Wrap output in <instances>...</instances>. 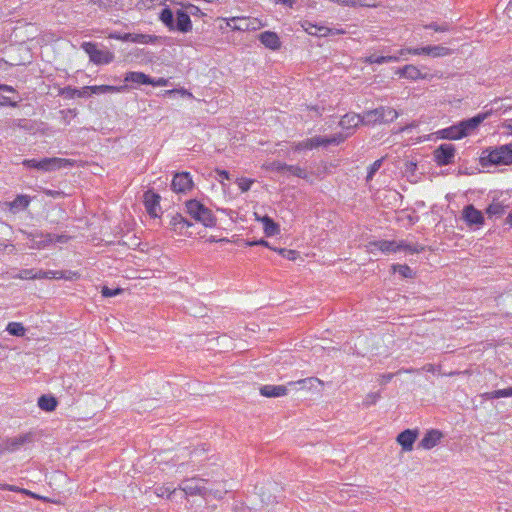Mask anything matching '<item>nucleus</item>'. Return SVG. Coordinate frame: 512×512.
<instances>
[{
    "mask_svg": "<svg viewBox=\"0 0 512 512\" xmlns=\"http://www.w3.org/2000/svg\"><path fill=\"white\" fill-rule=\"evenodd\" d=\"M159 19L170 31H178L185 34L192 30L191 19L183 8L177 9L174 12L166 7L161 10Z\"/></svg>",
    "mask_w": 512,
    "mask_h": 512,
    "instance_id": "1",
    "label": "nucleus"
},
{
    "mask_svg": "<svg viewBox=\"0 0 512 512\" xmlns=\"http://www.w3.org/2000/svg\"><path fill=\"white\" fill-rule=\"evenodd\" d=\"M367 247L371 253H374L375 250H379L384 254L396 253L398 251H405L414 254L420 253L424 250L423 246L418 244H408L403 240L399 242L388 240L372 241L368 243Z\"/></svg>",
    "mask_w": 512,
    "mask_h": 512,
    "instance_id": "2",
    "label": "nucleus"
},
{
    "mask_svg": "<svg viewBox=\"0 0 512 512\" xmlns=\"http://www.w3.org/2000/svg\"><path fill=\"white\" fill-rule=\"evenodd\" d=\"M482 166L511 165L512 145H503L493 150H485L480 157Z\"/></svg>",
    "mask_w": 512,
    "mask_h": 512,
    "instance_id": "3",
    "label": "nucleus"
},
{
    "mask_svg": "<svg viewBox=\"0 0 512 512\" xmlns=\"http://www.w3.org/2000/svg\"><path fill=\"white\" fill-rule=\"evenodd\" d=\"M186 212L196 221L205 227L216 225V218L212 211L196 199L186 201Z\"/></svg>",
    "mask_w": 512,
    "mask_h": 512,
    "instance_id": "4",
    "label": "nucleus"
},
{
    "mask_svg": "<svg viewBox=\"0 0 512 512\" xmlns=\"http://www.w3.org/2000/svg\"><path fill=\"white\" fill-rule=\"evenodd\" d=\"M344 137L341 133L335 134L331 137L315 136L293 144L295 151L311 150L320 146L338 145L344 141Z\"/></svg>",
    "mask_w": 512,
    "mask_h": 512,
    "instance_id": "5",
    "label": "nucleus"
},
{
    "mask_svg": "<svg viewBox=\"0 0 512 512\" xmlns=\"http://www.w3.org/2000/svg\"><path fill=\"white\" fill-rule=\"evenodd\" d=\"M398 117V112L391 107H378L363 113L364 124L391 123Z\"/></svg>",
    "mask_w": 512,
    "mask_h": 512,
    "instance_id": "6",
    "label": "nucleus"
},
{
    "mask_svg": "<svg viewBox=\"0 0 512 512\" xmlns=\"http://www.w3.org/2000/svg\"><path fill=\"white\" fill-rule=\"evenodd\" d=\"M208 480L192 477L188 479H184L179 485V489H181L188 496H201L203 498H207L210 496L212 490L208 489L205 484Z\"/></svg>",
    "mask_w": 512,
    "mask_h": 512,
    "instance_id": "7",
    "label": "nucleus"
},
{
    "mask_svg": "<svg viewBox=\"0 0 512 512\" xmlns=\"http://www.w3.org/2000/svg\"><path fill=\"white\" fill-rule=\"evenodd\" d=\"M81 48L89 55L90 61L97 65L109 64L114 60V54L109 50H101L91 42H83Z\"/></svg>",
    "mask_w": 512,
    "mask_h": 512,
    "instance_id": "8",
    "label": "nucleus"
},
{
    "mask_svg": "<svg viewBox=\"0 0 512 512\" xmlns=\"http://www.w3.org/2000/svg\"><path fill=\"white\" fill-rule=\"evenodd\" d=\"M456 154V148L453 144L444 143L438 146L434 152L433 157L439 166H446L453 163Z\"/></svg>",
    "mask_w": 512,
    "mask_h": 512,
    "instance_id": "9",
    "label": "nucleus"
},
{
    "mask_svg": "<svg viewBox=\"0 0 512 512\" xmlns=\"http://www.w3.org/2000/svg\"><path fill=\"white\" fill-rule=\"evenodd\" d=\"M31 441V433H26L12 438H8L1 443L0 454L4 452H15L19 450L22 446H24L26 443H30Z\"/></svg>",
    "mask_w": 512,
    "mask_h": 512,
    "instance_id": "10",
    "label": "nucleus"
},
{
    "mask_svg": "<svg viewBox=\"0 0 512 512\" xmlns=\"http://www.w3.org/2000/svg\"><path fill=\"white\" fill-rule=\"evenodd\" d=\"M193 181L188 172L176 173L172 179L171 188L176 193H185L191 190Z\"/></svg>",
    "mask_w": 512,
    "mask_h": 512,
    "instance_id": "11",
    "label": "nucleus"
},
{
    "mask_svg": "<svg viewBox=\"0 0 512 512\" xmlns=\"http://www.w3.org/2000/svg\"><path fill=\"white\" fill-rule=\"evenodd\" d=\"M488 115H489L488 112L479 113L472 118L460 121L458 124H459V128L461 130V133H464L463 137L468 136L474 130H476L478 128V126L488 117Z\"/></svg>",
    "mask_w": 512,
    "mask_h": 512,
    "instance_id": "12",
    "label": "nucleus"
},
{
    "mask_svg": "<svg viewBox=\"0 0 512 512\" xmlns=\"http://www.w3.org/2000/svg\"><path fill=\"white\" fill-rule=\"evenodd\" d=\"M160 199H161L160 195L151 190H148L145 192L144 204H145L147 213L151 217L155 218V217L159 216V212L161 211Z\"/></svg>",
    "mask_w": 512,
    "mask_h": 512,
    "instance_id": "13",
    "label": "nucleus"
},
{
    "mask_svg": "<svg viewBox=\"0 0 512 512\" xmlns=\"http://www.w3.org/2000/svg\"><path fill=\"white\" fill-rule=\"evenodd\" d=\"M463 219L469 226H480L484 223V216L481 211L477 210L473 205H467L463 209Z\"/></svg>",
    "mask_w": 512,
    "mask_h": 512,
    "instance_id": "14",
    "label": "nucleus"
},
{
    "mask_svg": "<svg viewBox=\"0 0 512 512\" xmlns=\"http://www.w3.org/2000/svg\"><path fill=\"white\" fill-rule=\"evenodd\" d=\"M418 437L417 430L406 429L398 434L396 440L401 445L403 451H411L413 444Z\"/></svg>",
    "mask_w": 512,
    "mask_h": 512,
    "instance_id": "15",
    "label": "nucleus"
},
{
    "mask_svg": "<svg viewBox=\"0 0 512 512\" xmlns=\"http://www.w3.org/2000/svg\"><path fill=\"white\" fill-rule=\"evenodd\" d=\"M70 165L68 159L63 158H43L40 160L39 170L41 171H54Z\"/></svg>",
    "mask_w": 512,
    "mask_h": 512,
    "instance_id": "16",
    "label": "nucleus"
},
{
    "mask_svg": "<svg viewBox=\"0 0 512 512\" xmlns=\"http://www.w3.org/2000/svg\"><path fill=\"white\" fill-rule=\"evenodd\" d=\"M255 21L251 20L250 18L246 17H232L227 22V25L231 27L233 30H239V31H248V30H254L255 27Z\"/></svg>",
    "mask_w": 512,
    "mask_h": 512,
    "instance_id": "17",
    "label": "nucleus"
},
{
    "mask_svg": "<svg viewBox=\"0 0 512 512\" xmlns=\"http://www.w3.org/2000/svg\"><path fill=\"white\" fill-rule=\"evenodd\" d=\"M123 38L125 42L141 43V44H154L158 41L155 35H148L142 33H124Z\"/></svg>",
    "mask_w": 512,
    "mask_h": 512,
    "instance_id": "18",
    "label": "nucleus"
},
{
    "mask_svg": "<svg viewBox=\"0 0 512 512\" xmlns=\"http://www.w3.org/2000/svg\"><path fill=\"white\" fill-rule=\"evenodd\" d=\"M260 42L267 48L277 50L281 46L280 39L275 32L265 31L259 36Z\"/></svg>",
    "mask_w": 512,
    "mask_h": 512,
    "instance_id": "19",
    "label": "nucleus"
},
{
    "mask_svg": "<svg viewBox=\"0 0 512 512\" xmlns=\"http://www.w3.org/2000/svg\"><path fill=\"white\" fill-rule=\"evenodd\" d=\"M442 438V433L438 430H430L428 431L423 439L419 443V447L423 449H432L435 447L440 439Z\"/></svg>",
    "mask_w": 512,
    "mask_h": 512,
    "instance_id": "20",
    "label": "nucleus"
},
{
    "mask_svg": "<svg viewBox=\"0 0 512 512\" xmlns=\"http://www.w3.org/2000/svg\"><path fill=\"white\" fill-rule=\"evenodd\" d=\"M287 391L284 385H264L260 388V394L267 398L285 396Z\"/></svg>",
    "mask_w": 512,
    "mask_h": 512,
    "instance_id": "21",
    "label": "nucleus"
},
{
    "mask_svg": "<svg viewBox=\"0 0 512 512\" xmlns=\"http://www.w3.org/2000/svg\"><path fill=\"white\" fill-rule=\"evenodd\" d=\"M438 134L443 139L458 140L463 138V134L459 128V124H454L448 128L438 131Z\"/></svg>",
    "mask_w": 512,
    "mask_h": 512,
    "instance_id": "22",
    "label": "nucleus"
},
{
    "mask_svg": "<svg viewBox=\"0 0 512 512\" xmlns=\"http://www.w3.org/2000/svg\"><path fill=\"white\" fill-rule=\"evenodd\" d=\"M31 202V198L28 195H17L16 198L9 203L10 210L13 213L25 210Z\"/></svg>",
    "mask_w": 512,
    "mask_h": 512,
    "instance_id": "23",
    "label": "nucleus"
},
{
    "mask_svg": "<svg viewBox=\"0 0 512 512\" xmlns=\"http://www.w3.org/2000/svg\"><path fill=\"white\" fill-rule=\"evenodd\" d=\"M398 74L404 78L417 80L425 78L421 71L414 65H405L403 68L398 70Z\"/></svg>",
    "mask_w": 512,
    "mask_h": 512,
    "instance_id": "24",
    "label": "nucleus"
},
{
    "mask_svg": "<svg viewBox=\"0 0 512 512\" xmlns=\"http://www.w3.org/2000/svg\"><path fill=\"white\" fill-rule=\"evenodd\" d=\"M170 226L172 229L178 233H182L185 228L192 226V223L189 222L185 217L181 214L177 213L172 216L170 220Z\"/></svg>",
    "mask_w": 512,
    "mask_h": 512,
    "instance_id": "25",
    "label": "nucleus"
},
{
    "mask_svg": "<svg viewBox=\"0 0 512 512\" xmlns=\"http://www.w3.org/2000/svg\"><path fill=\"white\" fill-rule=\"evenodd\" d=\"M124 81L148 85V83H151V77L143 72H128L125 74Z\"/></svg>",
    "mask_w": 512,
    "mask_h": 512,
    "instance_id": "26",
    "label": "nucleus"
},
{
    "mask_svg": "<svg viewBox=\"0 0 512 512\" xmlns=\"http://www.w3.org/2000/svg\"><path fill=\"white\" fill-rule=\"evenodd\" d=\"M361 122L363 123V115L360 116L356 114H346L341 118L339 125L343 129H349L357 127Z\"/></svg>",
    "mask_w": 512,
    "mask_h": 512,
    "instance_id": "27",
    "label": "nucleus"
},
{
    "mask_svg": "<svg viewBox=\"0 0 512 512\" xmlns=\"http://www.w3.org/2000/svg\"><path fill=\"white\" fill-rule=\"evenodd\" d=\"M261 221L263 223L264 233L266 236L270 237L279 234L280 227L272 218L266 215L261 219Z\"/></svg>",
    "mask_w": 512,
    "mask_h": 512,
    "instance_id": "28",
    "label": "nucleus"
},
{
    "mask_svg": "<svg viewBox=\"0 0 512 512\" xmlns=\"http://www.w3.org/2000/svg\"><path fill=\"white\" fill-rule=\"evenodd\" d=\"M38 406L44 411H53L57 406V400L53 396L42 395L38 399Z\"/></svg>",
    "mask_w": 512,
    "mask_h": 512,
    "instance_id": "29",
    "label": "nucleus"
},
{
    "mask_svg": "<svg viewBox=\"0 0 512 512\" xmlns=\"http://www.w3.org/2000/svg\"><path fill=\"white\" fill-rule=\"evenodd\" d=\"M126 88H127L126 85H124V86H111V85L91 86V93L92 94H103V93H109V92H121V91H124Z\"/></svg>",
    "mask_w": 512,
    "mask_h": 512,
    "instance_id": "30",
    "label": "nucleus"
},
{
    "mask_svg": "<svg viewBox=\"0 0 512 512\" xmlns=\"http://www.w3.org/2000/svg\"><path fill=\"white\" fill-rule=\"evenodd\" d=\"M91 3L104 10L120 8L123 6V0H91Z\"/></svg>",
    "mask_w": 512,
    "mask_h": 512,
    "instance_id": "31",
    "label": "nucleus"
},
{
    "mask_svg": "<svg viewBox=\"0 0 512 512\" xmlns=\"http://www.w3.org/2000/svg\"><path fill=\"white\" fill-rule=\"evenodd\" d=\"M482 397L487 400L498 399L502 397H512V387L486 392L482 395Z\"/></svg>",
    "mask_w": 512,
    "mask_h": 512,
    "instance_id": "32",
    "label": "nucleus"
},
{
    "mask_svg": "<svg viewBox=\"0 0 512 512\" xmlns=\"http://www.w3.org/2000/svg\"><path fill=\"white\" fill-rule=\"evenodd\" d=\"M312 28H315V32H310V34L316 35L319 37H324V36H328V35H338V34L344 33V31H342V30L331 29V28H327V27H318L315 25H313Z\"/></svg>",
    "mask_w": 512,
    "mask_h": 512,
    "instance_id": "33",
    "label": "nucleus"
},
{
    "mask_svg": "<svg viewBox=\"0 0 512 512\" xmlns=\"http://www.w3.org/2000/svg\"><path fill=\"white\" fill-rule=\"evenodd\" d=\"M505 212V206L500 202H492L486 209L489 217L501 216Z\"/></svg>",
    "mask_w": 512,
    "mask_h": 512,
    "instance_id": "34",
    "label": "nucleus"
},
{
    "mask_svg": "<svg viewBox=\"0 0 512 512\" xmlns=\"http://www.w3.org/2000/svg\"><path fill=\"white\" fill-rule=\"evenodd\" d=\"M6 331L13 336H24L25 334V328L24 326L19 322H10L7 327Z\"/></svg>",
    "mask_w": 512,
    "mask_h": 512,
    "instance_id": "35",
    "label": "nucleus"
},
{
    "mask_svg": "<svg viewBox=\"0 0 512 512\" xmlns=\"http://www.w3.org/2000/svg\"><path fill=\"white\" fill-rule=\"evenodd\" d=\"M416 372L415 369L413 368H408V369H405V368H402L400 370H398L396 373H387V374H382L378 380L379 384L380 385H385L387 384L388 382H390L393 377L397 374H401V373H414Z\"/></svg>",
    "mask_w": 512,
    "mask_h": 512,
    "instance_id": "36",
    "label": "nucleus"
},
{
    "mask_svg": "<svg viewBox=\"0 0 512 512\" xmlns=\"http://www.w3.org/2000/svg\"><path fill=\"white\" fill-rule=\"evenodd\" d=\"M430 52L432 57H444L450 55L452 50L442 45H433L431 46Z\"/></svg>",
    "mask_w": 512,
    "mask_h": 512,
    "instance_id": "37",
    "label": "nucleus"
},
{
    "mask_svg": "<svg viewBox=\"0 0 512 512\" xmlns=\"http://www.w3.org/2000/svg\"><path fill=\"white\" fill-rule=\"evenodd\" d=\"M431 46L432 45L421 47V48L401 49L399 51V55H404L406 53H411V54H414V55L425 54V55L431 56V52H430Z\"/></svg>",
    "mask_w": 512,
    "mask_h": 512,
    "instance_id": "38",
    "label": "nucleus"
},
{
    "mask_svg": "<svg viewBox=\"0 0 512 512\" xmlns=\"http://www.w3.org/2000/svg\"><path fill=\"white\" fill-rule=\"evenodd\" d=\"M43 237L45 239L42 240L41 243H43L44 246L46 244H49V243H52V242L65 243L68 240V237L66 235H54V234H51V233H47Z\"/></svg>",
    "mask_w": 512,
    "mask_h": 512,
    "instance_id": "39",
    "label": "nucleus"
},
{
    "mask_svg": "<svg viewBox=\"0 0 512 512\" xmlns=\"http://www.w3.org/2000/svg\"><path fill=\"white\" fill-rule=\"evenodd\" d=\"M181 7L184 9L186 13H188V16H204V13L201 11V9L194 4L191 3H180Z\"/></svg>",
    "mask_w": 512,
    "mask_h": 512,
    "instance_id": "40",
    "label": "nucleus"
},
{
    "mask_svg": "<svg viewBox=\"0 0 512 512\" xmlns=\"http://www.w3.org/2000/svg\"><path fill=\"white\" fill-rule=\"evenodd\" d=\"M0 489L1 490L13 491V492H22V493H25L26 495H29L30 497H32L34 499H40V496H38L37 494H35V493L31 492V491H28L26 489L18 488V487L13 486V485L0 484Z\"/></svg>",
    "mask_w": 512,
    "mask_h": 512,
    "instance_id": "41",
    "label": "nucleus"
},
{
    "mask_svg": "<svg viewBox=\"0 0 512 512\" xmlns=\"http://www.w3.org/2000/svg\"><path fill=\"white\" fill-rule=\"evenodd\" d=\"M288 172L298 178L308 179V172L306 171V169L301 168L299 166L289 165Z\"/></svg>",
    "mask_w": 512,
    "mask_h": 512,
    "instance_id": "42",
    "label": "nucleus"
},
{
    "mask_svg": "<svg viewBox=\"0 0 512 512\" xmlns=\"http://www.w3.org/2000/svg\"><path fill=\"white\" fill-rule=\"evenodd\" d=\"M381 398V395L379 392H371L368 393L362 403V405L366 408L376 404V402Z\"/></svg>",
    "mask_w": 512,
    "mask_h": 512,
    "instance_id": "43",
    "label": "nucleus"
},
{
    "mask_svg": "<svg viewBox=\"0 0 512 512\" xmlns=\"http://www.w3.org/2000/svg\"><path fill=\"white\" fill-rule=\"evenodd\" d=\"M36 276L34 269H22L19 273L12 275L11 278L14 279H34Z\"/></svg>",
    "mask_w": 512,
    "mask_h": 512,
    "instance_id": "44",
    "label": "nucleus"
},
{
    "mask_svg": "<svg viewBox=\"0 0 512 512\" xmlns=\"http://www.w3.org/2000/svg\"><path fill=\"white\" fill-rule=\"evenodd\" d=\"M383 158L381 159H378L376 160L373 164H371L368 168V173H367V177H366V180L367 181H370L372 180L374 174L381 168L382 166V163H383Z\"/></svg>",
    "mask_w": 512,
    "mask_h": 512,
    "instance_id": "45",
    "label": "nucleus"
},
{
    "mask_svg": "<svg viewBox=\"0 0 512 512\" xmlns=\"http://www.w3.org/2000/svg\"><path fill=\"white\" fill-rule=\"evenodd\" d=\"M399 53L397 55H387V56H377L374 59L376 64H384V63H391V62H397L400 59Z\"/></svg>",
    "mask_w": 512,
    "mask_h": 512,
    "instance_id": "46",
    "label": "nucleus"
},
{
    "mask_svg": "<svg viewBox=\"0 0 512 512\" xmlns=\"http://www.w3.org/2000/svg\"><path fill=\"white\" fill-rule=\"evenodd\" d=\"M393 269L405 278H411L413 275V271L408 265L397 264L393 266Z\"/></svg>",
    "mask_w": 512,
    "mask_h": 512,
    "instance_id": "47",
    "label": "nucleus"
},
{
    "mask_svg": "<svg viewBox=\"0 0 512 512\" xmlns=\"http://www.w3.org/2000/svg\"><path fill=\"white\" fill-rule=\"evenodd\" d=\"M274 250L277 251L284 258H287L289 260H295L296 256L298 255V253L295 250H291V249L280 248V249H274Z\"/></svg>",
    "mask_w": 512,
    "mask_h": 512,
    "instance_id": "48",
    "label": "nucleus"
},
{
    "mask_svg": "<svg viewBox=\"0 0 512 512\" xmlns=\"http://www.w3.org/2000/svg\"><path fill=\"white\" fill-rule=\"evenodd\" d=\"M123 292L121 288L110 289L107 286L102 287L101 294L103 297H113Z\"/></svg>",
    "mask_w": 512,
    "mask_h": 512,
    "instance_id": "49",
    "label": "nucleus"
},
{
    "mask_svg": "<svg viewBox=\"0 0 512 512\" xmlns=\"http://www.w3.org/2000/svg\"><path fill=\"white\" fill-rule=\"evenodd\" d=\"M78 89L72 88L70 86L64 87L61 89L60 94L66 98L72 99L74 97H77Z\"/></svg>",
    "mask_w": 512,
    "mask_h": 512,
    "instance_id": "50",
    "label": "nucleus"
},
{
    "mask_svg": "<svg viewBox=\"0 0 512 512\" xmlns=\"http://www.w3.org/2000/svg\"><path fill=\"white\" fill-rule=\"evenodd\" d=\"M237 183L242 192H247L250 189L253 180L248 178H240L237 180Z\"/></svg>",
    "mask_w": 512,
    "mask_h": 512,
    "instance_id": "51",
    "label": "nucleus"
},
{
    "mask_svg": "<svg viewBox=\"0 0 512 512\" xmlns=\"http://www.w3.org/2000/svg\"><path fill=\"white\" fill-rule=\"evenodd\" d=\"M425 28L432 29L436 32H446L449 30V25L448 24L438 25L437 23L433 22V23L426 25Z\"/></svg>",
    "mask_w": 512,
    "mask_h": 512,
    "instance_id": "52",
    "label": "nucleus"
},
{
    "mask_svg": "<svg viewBox=\"0 0 512 512\" xmlns=\"http://www.w3.org/2000/svg\"><path fill=\"white\" fill-rule=\"evenodd\" d=\"M289 165L280 161H274L271 164V168L277 172L288 171Z\"/></svg>",
    "mask_w": 512,
    "mask_h": 512,
    "instance_id": "53",
    "label": "nucleus"
},
{
    "mask_svg": "<svg viewBox=\"0 0 512 512\" xmlns=\"http://www.w3.org/2000/svg\"><path fill=\"white\" fill-rule=\"evenodd\" d=\"M36 276L34 277V279H42V278H55L56 276V272L54 271H38L36 272Z\"/></svg>",
    "mask_w": 512,
    "mask_h": 512,
    "instance_id": "54",
    "label": "nucleus"
},
{
    "mask_svg": "<svg viewBox=\"0 0 512 512\" xmlns=\"http://www.w3.org/2000/svg\"><path fill=\"white\" fill-rule=\"evenodd\" d=\"M22 164L28 168H33V169L39 170L40 160L25 159Z\"/></svg>",
    "mask_w": 512,
    "mask_h": 512,
    "instance_id": "55",
    "label": "nucleus"
},
{
    "mask_svg": "<svg viewBox=\"0 0 512 512\" xmlns=\"http://www.w3.org/2000/svg\"><path fill=\"white\" fill-rule=\"evenodd\" d=\"M43 193L52 198H59L64 196V192L58 190L44 189Z\"/></svg>",
    "mask_w": 512,
    "mask_h": 512,
    "instance_id": "56",
    "label": "nucleus"
},
{
    "mask_svg": "<svg viewBox=\"0 0 512 512\" xmlns=\"http://www.w3.org/2000/svg\"><path fill=\"white\" fill-rule=\"evenodd\" d=\"M501 128L509 135H512V118L506 119L501 123Z\"/></svg>",
    "mask_w": 512,
    "mask_h": 512,
    "instance_id": "57",
    "label": "nucleus"
},
{
    "mask_svg": "<svg viewBox=\"0 0 512 512\" xmlns=\"http://www.w3.org/2000/svg\"><path fill=\"white\" fill-rule=\"evenodd\" d=\"M246 245H248V246H256V245H259V246H264V247H268V248H270V249H273V248L269 245V243H268L266 240H264V239H260V240H257V241H247V242H246Z\"/></svg>",
    "mask_w": 512,
    "mask_h": 512,
    "instance_id": "58",
    "label": "nucleus"
},
{
    "mask_svg": "<svg viewBox=\"0 0 512 512\" xmlns=\"http://www.w3.org/2000/svg\"><path fill=\"white\" fill-rule=\"evenodd\" d=\"M167 83H168V80L165 78H158V79L151 78V83H148V85L162 87V86H166Z\"/></svg>",
    "mask_w": 512,
    "mask_h": 512,
    "instance_id": "59",
    "label": "nucleus"
},
{
    "mask_svg": "<svg viewBox=\"0 0 512 512\" xmlns=\"http://www.w3.org/2000/svg\"><path fill=\"white\" fill-rule=\"evenodd\" d=\"M91 94V86H86L82 89H78L77 97H88Z\"/></svg>",
    "mask_w": 512,
    "mask_h": 512,
    "instance_id": "60",
    "label": "nucleus"
},
{
    "mask_svg": "<svg viewBox=\"0 0 512 512\" xmlns=\"http://www.w3.org/2000/svg\"><path fill=\"white\" fill-rule=\"evenodd\" d=\"M333 1L338 4L344 5V6H349V7L357 6V2H355V0H333Z\"/></svg>",
    "mask_w": 512,
    "mask_h": 512,
    "instance_id": "61",
    "label": "nucleus"
},
{
    "mask_svg": "<svg viewBox=\"0 0 512 512\" xmlns=\"http://www.w3.org/2000/svg\"><path fill=\"white\" fill-rule=\"evenodd\" d=\"M215 172L220 177V180H219L220 182L222 181V179H229L228 171L222 170V169H216Z\"/></svg>",
    "mask_w": 512,
    "mask_h": 512,
    "instance_id": "62",
    "label": "nucleus"
},
{
    "mask_svg": "<svg viewBox=\"0 0 512 512\" xmlns=\"http://www.w3.org/2000/svg\"><path fill=\"white\" fill-rule=\"evenodd\" d=\"M0 105H10L15 107L16 102H12L8 97L6 96H0Z\"/></svg>",
    "mask_w": 512,
    "mask_h": 512,
    "instance_id": "63",
    "label": "nucleus"
},
{
    "mask_svg": "<svg viewBox=\"0 0 512 512\" xmlns=\"http://www.w3.org/2000/svg\"><path fill=\"white\" fill-rule=\"evenodd\" d=\"M355 2H357V6H361V7H375L376 6L375 3L367 2V0H355Z\"/></svg>",
    "mask_w": 512,
    "mask_h": 512,
    "instance_id": "64",
    "label": "nucleus"
}]
</instances>
